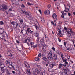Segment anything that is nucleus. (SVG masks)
<instances>
[{
    "label": "nucleus",
    "instance_id": "1a4fd4ad",
    "mask_svg": "<svg viewBox=\"0 0 75 75\" xmlns=\"http://www.w3.org/2000/svg\"><path fill=\"white\" fill-rule=\"evenodd\" d=\"M19 27L21 29H24V28H25V25L24 24H20Z\"/></svg>",
    "mask_w": 75,
    "mask_h": 75
},
{
    "label": "nucleus",
    "instance_id": "f3484780",
    "mask_svg": "<svg viewBox=\"0 0 75 75\" xmlns=\"http://www.w3.org/2000/svg\"><path fill=\"white\" fill-rule=\"evenodd\" d=\"M54 66H55V63H54L53 64H50V67L51 68H53Z\"/></svg>",
    "mask_w": 75,
    "mask_h": 75
},
{
    "label": "nucleus",
    "instance_id": "69168bd1",
    "mask_svg": "<svg viewBox=\"0 0 75 75\" xmlns=\"http://www.w3.org/2000/svg\"><path fill=\"white\" fill-rule=\"evenodd\" d=\"M37 66L38 67V68H40V65H37Z\"/></svg>",
    "mask_w": 75,
    "mask_h": 75
},
{
    "label": "nucleus",
    "instance_id": "412c9836",
    "mask_svg": "<svg viewBox=\"0 0 75 75\" xmlns=\"http://www.w3.org/2000/svg\"><path fill=\"white\" fill-rule=\"evenodd\" d=\"M8 67L10 69H11L13 68H14V65H12V64H9L8 66Z\"/></svg>",
    "mask_w": 75,
    "mask_h": 75
},
{
    "label": "nucleus",
    "instance_id": "5fc2aeb1",
    "mask_svg": "<svg viewBox=\"0 0 75 75\" xmlns=\"http://www.w3.org/2000/svg\"><path fill=\"white\" fill-rule=\"evenodd\" d=\"M71 15V13H68V16H70Z\"/></svg>",
    "mask_w": 75,
    "mask_h": 75
},
{
    "label": "nucleus",
    "instance_id": "a211bd4d",
    "mask_svg": "<svg viewBox=\"0 0 75 75\" xmlns=\"http://www.w3.org/2000/svg\"><path fill=\"white\" fill-rule=\"evenodd\" d=\"M27 75H30L31 74V72H30V69H28L26 71Z\"/></svg>",
    "mask_w": 75,
    "mask_h": 75
},
{
    "label": "nucleus",
    "instance_id": "473e14b6",
    "mask_svg": "<svg viewBox=\"0 0 75 75\" xmlns=\"http://www.w3.org/2000/svg\"><path fill=\"white\" fill-rule=\"evenodd\" d=\"M20 23H21V24H24V21L23 19L20 20Z\"/></svg>",
    "mask_w": 75,
    "mask_h": 75
},
{
    "label": "nucleus",
    "instance_id": "ea45409f",
    "mask_svg": "<svg viewBox=\"0 0 75 75\" xmlns=\"http://www.w3.org/2000/svg\"><path fill=\"white\" fill-rule=\"evenodd\" d=\"M27 4H28L29 6H31V5H33V4H31V3L29 2H28Z\"/></svg>",
    "mask_w": 75,
    "mask_h": 75
},
{
    "label": "nucleus",
    "instance_id": "864d4df0",
    "mask_svg": "<svg viewBox=\"0 0 75 75\" xmlns=\"http://www.w3.org/2000/svg\"><path fill=\"white\" fill-rule=\"evenodd\" d=\"M16 42L18 43V44H20V42L18 40H16Z\"/></svg>",
    "mask_w": 75,
    "mask_h": 75
},
{
    "label": "nucleus",
    "instance_id": "b1692460",
    "mask_svg": "<svg viewBox=\"0 0 75 75\" xmlns=\"http://www.w3.org/2000/svg\"><path fill=\"white\" fill-rule=\"evenodd\" d=\"M42 59L44 61H48V59L45 57H43Z\"/></svg>",
    "mask_w": 75,
    "mask_h": 75
},
{
    "label": "nucleus",
    "instance_id": "f257e3e1",
    "mask_svg": "<svg viewBox=\"0 0 75 75\" xmlns=\"http://www.w3.org/2000/svg\"><path fill=\"white\" fill-rule=\"evenodd\" d=\"M0 68L1 71V74H3L5 73V72L6 70V72H9V71L8 69H7V67L5 66H4V64H1L0 65Z\"/></svg>",
    "mask_w": 75,
    "mask_h": 75
},
{
    "label": "nucleus",
    "instance_id": "a18cd8bd",
    "mask_svg": "<svg viewBox=\"0 0 75 75\" xmlns=\"http://www.w3.org/2000/svg\"><path fill=\"white\" fill-rule=\"evenodd\" d=\"M30 45L32 47H34V44H33V42L30 43Z\"/></svg>",
    "mask_w": 75,
    "mask_h": 75
},
{
    "label": "nucleus",
    "instance_id": "423d86ee",
    "mask_svg": "<svg viewBox=\"0 0 75 75\" xmlns=\"http://www.w3.org/2000/svg\"><path fill=\"white\" fill-rule=\"evenodd\" d=\"M21 33L23 35H27V30H21Z\"/></svg>",
    "mask_w": 75,
    "mask_h": 75
},
{
    "label": "nucleus",
    "instance_id": "79ce46f5",
    "mask_svg": "<svg viewBox=\"0 0 75 75\" xmlns=\"http://www.w3.org/2000/svg\"><path fill=\"white\" fill-rule=\"evenodd\" d=\"M51 5L49 4L47 6V8H51Z\"/></svg>",
    "mask_w": 75,
    "mask_h": 75
},
{
    "label": "nucleus",
    "instance_id": "13d9d810",
    "mask_svg": "<svg viewBox=\"0 0 75 75\" xmlns=\"http://www.w3.org/2000/svg\"><path fill=\"white\" fill-rule=\"evenodd\" d=\"M35 28H36V29H37V30H38V28H39L37 26L35 27Z\"/></svg>",
    "mask_w": 75,
    "mask_h": 75
},
{
    "label": "nucleus",
    "instance_id": "09e8293b",
    "mask_svg": "<svg viewBox=\"0 0 75 75\" xmlns=\"http://www.w3.org/2000/svg\"><path fill=\"white\" fill-rule=\"evenodd\" d=\"M41 56V53H39L38 55V57H40Z\"/></svg>",
    "mask_w": 75,
    "mask_h": 75
},
{
    "label": "nucleus",
    "instance_id": "2eb2a0df",
    "mask_svg": "<svg viewBox=\"0 0 75 75\" xmlns=\"http://www.w3.org/2000/svg\"><path fill=\"white\" fill-rule=\"evenodd\" d=\"M27 31L29 33H32L33 31L31 30V29L30 28H28L27 29Z\"/></svg>",
    "mask_w": 75,
    "mask_h": 75
},
{
    "label": "nucleus",
    "instance_id": "58836bf2",
    "mask_svg": "<svg viewBox=\"0 0 75 75\" xmlns=\"http://www.w3.org/2000/svg\"><path fill=\"white\" fill-rule=\"evenodd\" d=\"M0 25H3L4 24V23H3V21H1L0 22Z\"/></svg>",
    "mask_w": 75,
    "mask_h": 75
},
{
    "label": "nucleus",
    "instance_id": "774afa93",
    "mask_svg": "<svg viewBox=\"0 0 75 75\" xmlns=\"http://www.w3.org/2000/svg\"><path fill=\"white\" fill-rule=\"evenodd\" d=\"M9 11H12V9L10 8L9 9Z\"/></svg>",
    "mask_w": 75,
    "mask_h": 75
},
{
    "label": "nucleus",
    "instance_id": "0e129e2a",
    "mask_svg": "<svg viewBox=\"0 0 75 75\" xmlns=\"http://www.w3.org/2000/svg\"><path fill=\"white\" fill-rule=\"evenodd\" d=\"M12 72L13 74H15L16 73V72L14 71H12Z\"/></svg>",
    "mask_w": 75,
    "mask_h": 75
},
{
    "label": "nucleus",
    "instance_id": "e2e57ef3",
    "mask_svg": "<svg viewBox=\"0 0 75 75\" xmlns=\"http://www.w3.org/2000/svg\"><path fill=\"white\" fill-rule=\"evenodd\" d=\"M65 64H66V65H68V62H65Z\"/></svg>",
    "mask_w": 75,
    "mask_h": 75
},
{
    "label": "nucleus",
    "instance_id": "6ab92c4d",
    "mask_svg": "<svg viewBox=\"0 0 75 75\" xmlns=\"http://www.w3.org/2000/svg\"><path fill=\"white\" fill-rule=\"evenodd\" d=\"M67 30L69 32H70L72 33V30L71 28H67Z\"/></svg>",
    "mask_w": 75,
    "mask_h": 75
},
{
    "label": "nucleus",
    "instance_id": "c756f323",
    "mask_svg": "<svg viewBox=\"0 0 75 75\" xmlns=\"http://www.w3.org/2000/svg\"><path fill=\"white\" fill-rule=\"evenodd\" d=\"M4 37V35H3L2 33L0 34V38L2 39Z\"/></svg>",
    "mask_w": 75,
    "mask_h": 75
},
{
    "label": "nucleus",
    "instance_id": "f03ea898",
    "mask_svg": "<svg viewBox=\"0 0 75 75\" xmlns=\"http://www.w3.org/2000/svg\"><path fill=\"white\" fill-rule=\"evenodd\" d=\"M21 12V14L26 15V17L29 20H33V18L31 15L28 13L27 11L22 10Z\"/></svg>",
    "mask_w": 75,
    "mask_h": 75
},
{
    "label": "nucleus",
    "instance_id": "4be33fe9",
    "mask_svg": "<svg viewBox=\"0 0 75 75\" xmlns=\"http://www.w3.org/2000/svg\"><path fill=\"white\" fill-rule=\"evenodd\" d=\"M59 32V35L60 37H62V34H61V31L59 30L58 31Z\"/></svg>",
    "mask_w": 75,
    "mask_h": 75
},
{
    "label": "nucleus",
    "instance_id": "5701e85b",
    "mask_svg": "<svg viewBox=\"0 0 75 75\" xmlns=\"http://www.w3.org/2000/svg\"><path fill=\"white\" fill-rule=\"evenodd\" d=\"M6 64H7V65H9L10 63V62L9 60H7L6 61Z\"/></svg>",
    "mask_w": 75,
    "mask_h": 75
},
{
    "label": "nucleus",
    "instance_id": "bb28decb",
    "mask_svg": "<svg viewBox=\"0 0 75 75\" xmlns=\"http://www.w3.org/2000/svg\"><path fill=\"white\" fill-rule=\"evenodd\" d=\"M62 74L63 75H67L68 74L67 73V71H64L63 72Z\"/></svg>",
    "mask_w": 75,
    "mask_h": 75
},
{
    "label": "nucleus",
    "instance_id": "6e6d98bb",
    "mask_svg": "<svg viewBox=\"0 0 75 75\" xmlns=\"http://www.w3.org/2000/svg\"><path fill=\"white\" fill-rule=\"evenodd\" d=\"M52 49L53 51H55V48H54V47H52Z\"/></svg>",
    "mask_w": 75,
    "mask_h": 75
},
{
    "label": "nucleus",
    "instance_id": "dca6fc26",
    "mask_svg": "<svg viewBox=\"0 0 75 75\" xmlns=\"http://www.w3.org/2000/svg\"><path fill=\"white\" fill-rule=\"evenodd\" d=\"M47 50V46L45 45L43 48V50L44 52L46 51Z\"/></svg>",
    "mask_w": 75,
    "mask_h": 75
},
{
    "label": "nucleus",
    "instance_id": "c85d7f7f",
    "mask_svg": "<svg viewBox=\"0 0 75 75\" xmlns=\"http://www.w3.org/2000/svg\"><path fill=\"white\" fill-rule=\"evenodd\" d=\"M55 19L57 18V15L55 13H54L52 16Z\"/></svg>",
    "mask_w": 75,
    "mask_h": 75
},
{
    "label": "nucleus",
    "instance_id": "c03bdc74",
    "mask_svg": "<svg viewBox=\"0 0 75 75\" xmlns=\"http://www.w3.org/2000/svg\"><path fill=\"white\" fill-rule=\"evenodd\" d=\"M21 7H22V8H24V7H25V6L24 5V4H23L21 5Z\"/></svg>",
    "mask_w": 75,
    "mask_h": 75
},
{
    "label": "nucleus",
    "instance_id": "e433bc0d",
    "mask_svg": "<svg viewBox=\"0 0 75 75\" xmlns=\"http://www.w3.org/2000/svg\"><path fill=\"white\" fill-rule=\"evenodd\" d=\"M34 35H35V36L36 37H38V33H35Z\"/></svg>",
    "mask_w": 75,
    "mask_h": 75
},
{
    "label": "nucleus",
    "instance_id": "7c9ffc66",
    "mask_svg": "<svg viewBox=\"0 0 75 75\" xmlns=\"http://www.w3.org/2000/svg\"><path fill=\"white\" fill-rule=\"evenodd\" d=\"M37 72L38 74H39L40 75L41 73V70H40V69L38 70Z\"/></svg>",
    "mask_w": 75,
    "mask_h": 75
},
{
    "label": "nucleus",
    "instance_id": "2f4dec72",
    "mask_svg": "<svg viewBox=\"0 0 75 75\" xmlns=\"http://www.w3.org/2000/svg\"><path fill=\"white\" fill-rule=\"evenodd\" d=\"M33 70L34 71H35V72H37L38 70V69L36 68H33Z\"/></svg>",
    "mask_w": 75,
    "mask_h": 75
},
{
    "label": "nucleus",
    "instance_id": "72a5a7b5",
    "mask_svg": "<svg viewBox=\"0 0 75 75\" xmlns=\"http://www.w3.org/2000/svg\"><path fill=\"white\" fill-rule=\"evenodd\" d=\"M45 22V20H44V18H42V20H41V22L42 23H44Z\"/></svg>",
    "mask_w": 75,
    "mask_h": 75
},
{
    "label": "nucleus",
    "instance_id": "cd10ccee",
    "mask_svg": "<svg viewBox=\"0 0 75 75\" xmlns=\"http://www.w3.org/2000/svg\"><path fill=\"white\" fill-rule=\"evenodd\" d=\"M62 68V64L60 63L58 65V68L59 69H61Z\"/></svg>",
    "mask_w": 75,
    "mask_h": 75
},
{
    "label": "nucleus",
    "instance_id": "7ed1b4c3",
    "mask_svg": "<svg viewBox=\"0 0 75 75\" xmlns=\"http://www.w3.org/2000/svg\"><path fill=\"white\" fill-rule=\"evenodd\" d=\"M7 8V5L6 4H3L0 5V10H2V11H6Z\"/></svg>",
    "mask_w": 75,
    "mask_h": 75
},
{
    "label": "nucleus",
    "instance_id": "4c0bfd02",
    "mask_svg": "<svg viewBox=\"0 0 75 75\" xmlns=\"http://www.w3.org/2000/svg\"><path fill=\"white\" fill-rule=\"evenodd\" d=\"M58 29L59 30H61V26L59 25L58 26Z\"/></svg>",
    "mask_w": 75,
    "mask_h": 75
},
{
    "label": "nucleus",
    "instance_id": "9b49d317",
    "mask_svg": "<svg viewBox=\"0 0 75 75\" xmlns=\"http://www.w3.org/2000/svg\"><path fill=\"white\" fill-rule=\"evenodd\" d=\"M7 54L10 57H12V54H11V52L10 50H8L7 51Z\"/></svg>",
    "mask_w": 75,
    "mask_h": 75
},
{
    "label": "nucleus",
    "instance_id": "49530a36",
    "mask_svg": "<svg viewBox=\"0 0 75 75\" xmlns=\"http://www.w3.org/2000/svg\"><path fill=\"white\" fill-rule=\"evenodd\" d=\"M46 63H46V62H43V65H46Z\"/></svg>",
    "mask_w": 75,
    "mask_h": 75
},
{
    "label": "nucleus",
    "instance_id": "338daca9",
    "mask_svg": "<svg viewBox=\"0 0 75 75\" xmlns=\"http://www.w3.org/2000/svg\"><path fill=\"white\" fill-rule=\"evenodd\" d=\"M62 65L64 67H66V65L64 64H63Z\"/></svg>",
    "mask_w": 75,
    "mask_h": 75
},
{
    "label": "nucleus",
    "instance_id": "0eeeda50",
    "mask_svg": "<svg viewBox=\"0 0 75 75\" xmlns=\"http://www.w3.org/2000/svg\"><path fill=\"white\" fill-rule=\"evenodd\" d=\"M52 60H57V54H54L52 58Z\"/></svg>",
    "mask_w": 75,
    "mask_h": 75
},
{
    "label": "nucleus",
    "instance_id": "052dcab7",
    "mask_svg": "<svg viewBox=\"0 0 75 75\" xmlns=\"http://www.w3.org/2000/svg\"><path fill=\"white\" fill-rule=\"evenodd\" d=\"M58 39L59 42H61V39H60L58 38Z\"/></svg>",
    "mask_w": 75,
    "mask_h": 75
},
{
    "label": "nucleus",
    "instance_id": "ddd939ff",
    "mask_svg": "<svg viewBox=\"0 0 75 75\" xmlns=\"http://www.w3.org/2000/svg\"><path fill=\"white\" fill-rule=\"evenodd\" d=\"M44 40L43 39H42L40 41V44L41 45H42L43 44H44Z\"/></svg>",
    "mask_w": 75,
    "mask_h": 75
},
{
    "label": "nucleus",
    "instance_id": "aec40b11",
    "mask_svg": "<svg viewBox=\"0 0 75 75\" xmlns=\"http://www.w3.org/2000/svg\"><path fill=\"white\" fill-rule=\"evenodd\" d=\"M30 39H27L25 40V43H27V42H30Z\"/></svg>",
    "mask_w": 75,
    "mask_h": 75
},
{
    "label": "nucleus",
    "instance_id": "6e6552de",
    "mask_svg": "<svg viewBox=\"0 0 75 75\" xmlns=\"http://www.w3.org/2000/svg\"><path fill=\"white\" fill-rule=\"evenodd\" d=\"M63 71H66L67 72H68L69 71V69H68L67 67H64L62 68Z\"/></svg>",
    "mask_w": 75,
    "mask_h": 75
},
{
    "label": "nucleus",
    "instance_id": "a878e982",
    "mask_svg": "<svg viewBox=\"0 0 75 75\" xmlns=\"http://www.w3.org/2000/svg\"><path fill=\"white\" fill-rule=\"evenodd\" d=\"M62 59L64 62H67V61H68L67 59H64V58Z\"/></svg>",
    "mask_w": 75,
    "mask_h": 75
},
{
    "label": "nucleus",
    "instance_id": "4468645a",
    "mask_svg": "<svg viewBox=\"0 0 75 75\" xmlns=\"http://www.w3.org/2000/svg\"><path fill=\"white\" fill-rule=\"evenodd\" d=\"M24 64H25V67H26V68H30V66L27 63V62H25L24 63Z\"/></svg>",
    "mask_w": 75,
    "mask_h": 75
},
{
    "label": "nucleus",
    "instance_id": "680f3d73",
    "mask_svg": "<svg viewBox=\"0 0 75 75\" xmlns=\"http://www.w3.org/2000/svg\"><path fill=\"white\" fill-rule=\"evenodd\" d=\"M7 74L8 75H10V73H9V72H6Z\"/></svg>",
    "mask_w": 75,
    "mask_h": 75
},
{
    "label": "nucleus",
    "instance_id": "a19ab883",
    "mask_svg": "<svg viewBox=\"0 0 75 75\" xmlns=\"http://www.w3.org/2000/svg\"><path fill=\"white\" fill-rule=\"evenodd\" d=\"M61 57L62 59L64 58V54H61Z\"/></svg>",
    "mask_w": 75,
    "mask_h": 75
},
{
    "label": "nucleus",
    "instance_id": "f8f14e48",
    "mask_svg": "<svg viewBox=\"0 0 75 75\" xmlns=\"http://www.w3.org/2000/svg\"><path fill=\"white\" fill-rule=\"evenodd\" d=\"M11 24H12V25H16V27H17L18 26V23H16L14 22V21H12L11 23Z\"/></svg>",
    "mask_w": 75,
    "mask_h": 75
},
{
    "label": "nucleus",
    "instance_id": "37998d69",
    "mask_svg": "<svg viewBox=\"0 0 75 75\" xmlns=\"http://www.w3.org/2000/svg\"><path fill=\"white\" fill-rule=\"evenodd\" d=\"M35 60L36 61H39V59L38 58V57H36L35 59Z\"/></svg>",
    "mask_w": 75,
    "mask_h": 75
},
{
    "label": "nucleus",
    "instance_id": "39448f33",
    "mask_svg": "<svg viewBox=\"0 0 75 75\" xmlns=\"http://www.w3.org/2000/svg\"><path fill=\"white\" fill-rule=\"evenodd\" d=\"M11 1L15 4H19V0H12Z\"/></svg>",
    "mask_w": 75,
    "mask_h": 75
},
{
    "label": "nucleus",
    "instance_id": "603ef678",
    "mask_svg": "<svg viewBox=\"0 0 75 75\" xmlns=\"http://www.w3.org/2000/svg\"><path fill=\"white\" fill-rule=\"evenodd\" d=\"M37 44L33 46V47H34V48H36V47H37Z\"/></svg>",
    "mask_w": 75,
    "mask_h": 75
},
{
    "label": "nucleus",
    "instance_id": "4d7b16f0",
    "mask_svg": "<svg viewBox=\"0 0 75 75\" xmlns=\"http://www.w3.org/2000/svg\"><path fill=\"white\" fill-rule=\"evenodd\" d=\"M0 30H2V32H4V29H3L0 28Z\"/></svg>",
    "mask_w": 75,
    "mask_h": 75
},
{
    "label": "nucleus",
    "instance_id": "20e7f679",
    "mask_svg": "<svg viewBox=\"0 0 75 75\" xmlns=\"http://www.w3.org/2000/svg\"><path fill=\"white\" fill-rule=\"evenodd\" d=\"M52 51H50L49 52L47 55V58L49 60H52Z\"/></svg>",
    "mask_w": 75,
    "mask_h": 75
},
{
    "label": "nucleus",
    "instance_id": "3c124183",
    "mask_svg": "<svg viewBox=\"0 0 75 75\" xmlns=\"http://www.w3.org/2000/svg\"><path fill=\"white\" fill-rule=\"evenodd\" d=\"M39 13H40V14H42L41 10L40 9H39Z\"/></svg>",
    "mask_w": 75,
    "mask_h": 75
},
{
    "label": "nucleus",
    "instance_id": "9d476101",
    "mask_svg": "<svg viewBox=\"0 0 75 75\" xmlns=\"http://www.w3.org/2000/svg\"><path fill=\"white\" fill-rule=\"evenodd\" d=\"M50 13V11L48 10H46L44 12V13L45 15H49Z\"/></svg>",
    "mask_w": 75,
    "mask_h": 75
},
{
    "label": "nucleus",
    "instance_id": "f704fd0d",
    "mask_svg": "<svg viewBox=\"0 0 75 75\" xmlns=\"http://www.w3.org/2000/svg\"><path fill=\"white\" fill-rule=\"evenodd\" d=\"M48 71L50 72H52L53 71L52 69L51 68L49 69Z\"/></svg>",
    "mask_w": 75,
    "mask_h": 75
},
{
    "label": "nucleus",
    "instance_id": "8fccbe9b",
    "mask_svg": "<svg viewBox=\"0 0 75 75\" xmlns=\"http://www.w3.org/2000/svg\"><path fill=\"white\" fill-rule=\"evenodd\" d=\"M67 42H64V45L65 46H66V44H67Z\"/></svg>",
    "mask_w": 75,
    "mask_h": 75
},
{
    "label": "nucleus",
    "instance_id": "c9c22d12",
    "mask_svg": "<svg viewBox=\"0 0 75 75\" xmlns=\"http://www.w3.org/2000/svg\"><path fill=\"white\" fill-rule=\"evenodd\" d=\"M68 11H69V9L68 8H66L64 10V11H65V12H68Z\"/></svg>",
    "mask_w": 75,
    "mask_h": 75
},
{
    "label": "nucleus",
    "instance_id": "de8ad7c7",
    "mask_svg": "<svg viewBox=\"0 0 75 75\" xmlns=\"http://www.w3.org/2000/svg\"><path fill=\"white\" fill-rule=\"evenodd\" d=\"M64 14H62V15H61V17L62 18H64Z\"/></svg>",
    "mask_w": 75,
    "mask_h": 75
},
{
    "label": "nucleus",
    "instance_id": "393cba45",
    "mask_svg": "<svg viewBox=\"0 0 75 75\" xmlns=\"http://www.w3.org/2000/svg\"><path fill=\"white\" fill-rule=\"evenodd\" d=\"M60 47L61 49L63 50H65V47H64V45H62L60 46Z\"/></svg>",
    "mask_w": 75,
    "mask_h": 75
},
{
    "label": "nucleus",
    "instance_id": "bf43d9fd",
    "mask_svg": "<svg viewBox=\"0 0 75 75\" xmlns=\"http://www.w3.org/2000/svg\"><path fill=\"white\" fill-rule=\"evenodd\" d=\"M64 30H67L68 29H67V28L66 27H65L64 28Z\"/></svg>",
    "mask_w": 75,
    "mask_h": 75
}]
</instances>
